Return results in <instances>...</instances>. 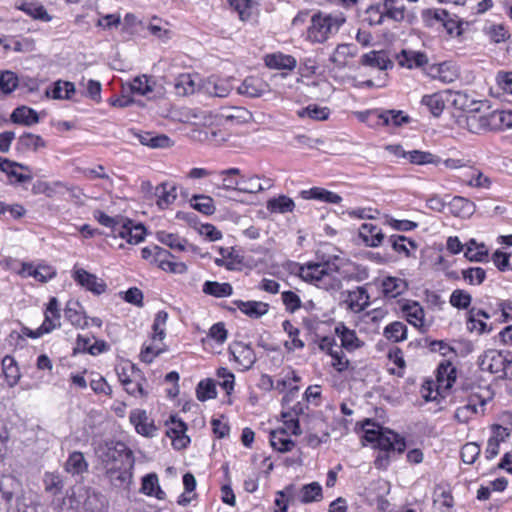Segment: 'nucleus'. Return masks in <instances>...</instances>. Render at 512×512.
I'll use <instances>...</instances> for the list:
<instances>
[{
    "label": "nucleus",
    "mask_w": 512,
    "mask_h": 512,
    "mask_svg": "<svg viewBox=\"0 0 512 512\" xmlns=\"http://www.w3.org/2000/svg\"><path fill=\"white\" fill-rule=\"evenodd\" d=\"M99 451L100 458L106 464V474L111 484L119 488L128 487L135 463L132 451L122 442L107 443Z\"/></svg>",
    "instance_id": "obj_1"
},
{
    "label": "nucleus",
    "mask_w": 512,
    "mask_h": 512,
    "mask_svg": "<svg viewBox=\"0 0 512 512\" xmlns=\"http://www.w3.org/2000/svg\"><path fill=\"white\" fill-rule=\"evenodd\" d=\"M489 314L484 310L471 309L467 319V329L470 332H476L477 334L488 333L491 331V327L483 319H488Z\"/></svg>",
    "instance_id": "obj_26"
},
{
    "label": "nucleus",
    "mask_w": 512,
    "mask_h": 512,
    "mask_svg": "<svg viewBox=\"0 0 512 512\" xmlns=\"http://www.w3.org/2000/svg\"><path fill=\"white\" fill-rule=\"evenodd\" d=\"M219 254L220 257H216L214 260L215 264L219 267H225L228 270H236L242 263L239 257L234 255L229 249L220 248Z\"/></svg>",
    "instance_id": "obj_55"
},
{
    "label": "nucleus",
    "mask_w": 512,
    "mask_h": 512,
    "mask_svg": "<svg viewBox=\"0 0 512 512\" xmlns=\"http://www.w3.org/2000/svg\"><path fill=\"white\" fill-rule=\"evenodd\" d=\"M64 468L71 475H81L87 471L88 463L83 453L75 451L69 455Z\"/></svg>",
    "instance_id": "obj_43"
},
{
    "label": "nucleus",
    "mask_w": 512,
    "mask_h": 512,
    "mask_svg": "<svg viewBox=\"0 0 512 512\" xmlns=\"http://www.w3.org/2000/svg\"><path fill=\"white\" fill-rule=\"evenodd\" d=\"M300 117H308L316 121H325L329 118L330 110L327 107L308 105L298 112Z\"/></svg>",
    "instance_id": "obj_63"
},
{
    "label": "nucleus",
    "mask_w": 512,
    "mask_h": 512,
    "mask_svg": "<svg viewBox=\"0 0 512 512\" xmlns=\"http://www.w3.org/2000/svg\"><path fill=\"white\" fill-rule=\"evenodd\" d=\"M155 194L158 198L157 205L161 209H165L177 198L176 186L170 183H162L156 187Z\"/></svg>",
    "instance_id": "obj_37"
},
{
    "label": "nucleus",
    "mask_w": 512,
    "mask_h": 512,
    "mask_svg": "<svg viewBox=\"0 0 512 512\" xmlns=\"http://www.w3.org/2000/svg\"><path fill=\"white\" fill-rule=\"evenodd\" d=\"M229 351L234 361L242 367L243 370L250 369L256 361V355L253 349L242 342H234L230 345Z\"/></svg>",
    "instance_id": "obj_14"
},
{
    "label": "nucleus",
    "mask_w": 512,
    "mask_h": 512,
    "mask_svg": "<svg viewBox=\"0 0 512 512\" xmlns=\"http://www.w3.org/2000/svg\"><path fill=\"white\" fill-rule=\"evenodd\" d=\"M156 238L159 242L174 250L184 251L187 246L186 239L181 238L180 236L173 233L158 231L156 233Z\"/></svg>",
    "instance_id": "obj_54"
},
{
    "label": "nucleus",
    "mask_w": 512,
    "mask_h": 512,
    "mask_svg": "<svg viewBox=\"0 0 512 512\" xmlns=\"http://www.w3.org/2000/svg\"><path fill=\"white\" fill-rule=\"evenodd\" d=\"M510 361L500 351L488 350L479 357L478 364L482 371L497 374L499 378L506 377V369L510 365Z\"/></svg>",
    "instance_id": "obj_9"
},
{
    "label": "nucleus",
    "mask_w": 512,
    "mask_h": 512,
    "mask_svg": "<svg viewBox=\"0 0 512 512\" xmlns=\"http://www.w3.org/2000/svg\"><path fill=\"white\" fill-rule=\"evenodd\" d=\"M456 368L449 361H443L437 368V390H448L456 381ZM422 396L426 401L436 400L438 391L433 395L431 383L428 386L423 385L421 390Z\"/></svg>",
    "instance_id": "obj_8"
},
{
    "label": "nucleus",
    "mask_w": 512,
    "mask_h": 512,
    "mask_svg": "<svg viewBox=\"0 0 512 512\" xmlns=\"http://www.w3.org/2000/svg\"><path fill=\"white\" fill-rule=\"evenodd\" d=\"M407 159L412 164L416 165H426V164H438L440 163V158L430 152L413 150L407 152Z\"/></svg>",
    "instance_id": "obj_59"
},
{
    "label": "nucleus",
    "mask_w": 512,
    "mask_h": 512,
    "mask_svg": "<svg viewBox=\"0 0 512 512\" xmlns=\"http://www.w3.org/2000/svg\"><path fill=\"white\" fill-rule=\"evenodd\" d=\"M2 369L8 386H15L20 379V371L15 359L9 355H6L2 359Z\"/></svg>",
    "instance_id": "obj_49"
},
{
    "label": "nucleus",
    "mask_w": 512,
    "mask_h": 512,
    "mask_svg": "<svg viewBox=\"0 0 512 512\" xmlns=\"http://www.w3.org/2000/svg\"><path fill=\"white\" fill-rule=\"evenodd\" d=\"M234 304L242 313L251 318H259L265 315L269 310V305L261 301L236 300Z\"/></svg>",
    "instance_id": "obj_32"
},
{
    "label": "nucleus",
    "mask_w": 512,
    "mask_h": 512,
    "mask_svg": "<svg viewBox=\"0 0 512 512\" xmlns=\"http://www.w3.org/2000/svg\"><path fill=\"white\" fill-rule=\"evenodd\" d=\"M467 127L472 133H481L486 130H494L492 125V112L480 114L477 111L472 112L466 118Z\"/></svg>",
    "instance_id": "obj_24"
},
{
    "label": "nucleus",
    "mask_w": 512,
    "mask_h": 512,
    "mask_svg": "<svg viewBox=\"0 0 512 512\" xmlns=\"http://www.w3.org/2000/svg\"><path fill=\"white\" fill-rule=\"evenodd\" d=\"M191 206L205 215L213 214L216 209L213 199L206 195H194L191 198Z\"/></svg>",
    "instance_id": "obj_61"
},
{
    "label": "nucleus",
    "mask_w": 512,
    "mask_h": 512,
    "mask_svg": "<svg viewBox=\"0 0 512 512\" xmlns=\"http://www.w3.org/2000/svg\"><path fill=\"white\" fill-rule=\"evenodd\" d=\"M21 491L20 481L13 475H3L0 478V512H10L9 504L13 497Z\"/></svg>",
    "instance_id": "obj_10"
},
{
    "label": "nucleus",
    "mask_w": 512,
    "mask_h": 512,
    "mask_svg": "<svg viewBox=\"0 0 512 512\" xmlns=\"http://www.w3.org/2000/svg\"><path fill=\"white\" fill-rule=\"evenodd\" d=\"M11 121L16 124L31 126L39 122V116L34 109L21 106L12 112Z\"/></svg>",
    "instance_id": "obj_36"
},
{
    "label": "nucleus",
    "mask_w": 512,
    "mask_h": 512,
    "mask_svg": "<svg viewBox=\"0 0 512 512\" xmlns=\"http://www.w3.org/2000/svg\"><path fill=\"white\" fill-rule=\"evenodd\" d=\"M485 32L493 43L505 42L510 38V33L503 24H491Z\"/></svg>",
    "instance_id": "obj_64"
},
{
    "label": "nucleus",
    "mask_w": 512,
    "mask_h": 512,
    "mask_svg": "<svg viewBox=\"0 0 512 512\" xmlns=\"http://www.w3.org/2000/svg\"><path fill=\"white\" fill-rule=\"evenodd\" d=\"M75 93V85L69 81H57L54 85L46 89V96L53 99H71Z\"/></svg>",
    "instance_id": "obj_38"
},
{
    "label": "nucleus",
    "mask_w": 512,
    "mask_h": 512,
    "mask_svg": "<svg viewBox=\"0 0 512 512\" xmlns=\"http://www.w3.org/2000/svg\"><path fill=\"white\" fill-rule=\"evenodd\" d=\"M168 320V313L166 311H159L154 318L152 326V344L146 346L140 354V358L145 363H151L155 357L165 351L162 341L165 338L166 323Z\"/></svg>",
    "instance_id": "obj_6"
},
{
    "label": "nucleus",
    "mask_w": 512,
    "mask_h": 512,
    "mask_svg": "<svg viewBox=\"0 0 512 512\" xmlns=\"http://www.w3.org/2000/svg\"><path fill=\"white\" fill-rule=\"evenodd\" d=\"M364 439L372 443L378 450H389L401 454L406 448L403 437L391 430L377 426L369 420L364 427Z\"/></svg>",
    "instance_id": "obj_4"
},
{
    "label": "nucleus",
    "mask_w": 512,
    "mask_h": 512,
    "mask_svg": "<svg viewBox=\"0 0 512 512\" xmlns=\"http://www.w3.org/2000/svg\"><path fill=\"white\" fill-rule=\"evenodd\" d=\"M399 65L409 69L420 68L428 63L425 53L414 50H402L397 57Z\"/></svg>",
    "instance_id": "obj_28"
},
{
    "label": "nucleus",
    "mask_w": 512,
    "mask_h": 512,
    "mask_svg": "<svg viewBox=\"0 0 512 512\" xmlns=\"http://www.w3.org/2000/svg\"><path fill=\"white\" fill-rule=\"evenodd\" d=\"M270 443L279 452H289L295 445L284 429L272 431L270 433Z\"/></svg>",
    "instance_id": "obj_45"
},
{
    "label": "nucleus",
    "mask_w": 512,
    "mask_h": 512,
    "mask_svg": "<svg viewBox=\"0 0 512 512\" xmlns=\"http://www.w3.org/2000/svg\"><path fill=\"white\" fill-rule=\"evenodd\" d=\"M382 2L371 4L365 11V21L371 26L382 25L385 22Z\"/></svg>",
    "instance_id": "obj_62"
},
{
    "label": "nucleus",
    "mask_w": 512,
    "mask_h": 512,
    "mask_svg": "<svg viewBox=\"0 0 512 512\" xmlns=\"http://www.w3.org/2000/svg\"><path fill=\"white\" fill-rule=\"evenodd\" d=\"M384 336L393 342H400L407 338V326L399 321L387 325L384 329Z\"/></svg>",
    "instance_id": "obj_58"
},
{
    "label": "nucleus",
    "mask_w": 512,
    "mask_h": 512,
    "mask_svg": "<svg viewBox=\"0 0 512 512\" xmlns=\"http://www.w3.org/2000/svg\"><path fill=\"white\" fill-rule=\"evenodd\" d=\"M402 311L410 324L417 328L424 326V310L418 302H407L402 306Z\"/></svg>",
    "instance_id": "obj_35"
},
{
    "label": "nucleus",
    "mask_w": 512,
    "mask_h": 512,
    "mask_svg": "<svg viewBox=\"0 0 512 512\" xmlns=\"http://www.w3.org/2000/svg\"><path fill=\"white\" fill-rule=\"evenodd\" d=\"M203 292L217 298L228 297L233 293V288L229 283H219L216 281H206L203 284Z\"/></svg>",
    "instance_id": "obj_51"
},
{
    "label": "nucleus",
    "mask_w": 512,
    "mask_h": 512,
    "mask_svg": "<svg viewBox=\"0 0 512 512\" xmlns=\"http://www.w3.org/2000/svg\"><path fill=\"white\" fill-rule=\"evenodd\" d=\"M17 8L35 20H40L43 22H50L52 20V16H50L42 4L34 3V2H24L17 6Z\"/></svg>",
    "instance_id": "obj_46"
},
{
    "label": "nucleus",
    "mask_w": 512,
    "mask_h": 512,
    "mask_svg": "<svg viewBox=\"0 0 512 512\" xmlns=\"http://www.w3.org/2000/svg\"><path fill=\"white\" fill-rule=\"evenodd\" d=\"M145 228L143 225H133L129 219H122L120 225L115 229L114 238L125 239L129 244H138L144 240Z\"/></svg>",
    "instance_id": "obj_11"
},
{
    "label": "nucleus",
    "mask_w": 512,
    "mask_h": 512,
    "mask_svg": "<svg viewBox=\"0 0 512 512\" xmlns=\"http://www.w3.org/2000/svg\"><path fill=\"white\" fill-rule=\"evenodd\" d=\"M359 236L370 247H378L384 241L382 230L372 223L362 224L359 228Z\"/></svg>",
    "instance_id": "obj_29"
},
{
    "label": "nucleus",
    "mask_w": 512,
    "mask_h": 512,
    "mask_svg": "<svg viewBox=\"0 0 512 512\" xmlns=\"http://www.w3.org/2000/svg\"><path fill=\"white\" fill-rule=\"evenodd\" d=\"M361 63L365 66L375 67L380 70L391 68L393 63L383 51H370L362 56Z\"/></svg>",
    "instance_id": "obj_39"
},
{
    "label": "nucleus",
    "mask_w": 512,
    "mask_h": 512,
    "mask_svg": "<svg viewBox=\"0 0 512 512\" xmlns=\"http://www.w3.org/2000/svg\"><path fill=\"white\" fill-rule=\"evenodd\" d=\"M382 5L385 20L388 19L393 22L401 23L409 19L406 7L400 2V0H383Z\"/></svg>",
    "instance_id": "obj_21"
},
{
    "label": "nucleus",
    "mask_w": 512,
    "mask_h": 512,
    "mask_svg": "<svg viewBox=\"0 0 512 512\" xmlns=\"http://www.w3.org/2000/svg\"><path fill=\"white\" fill-rule=\"evenodd\" d=\"M407 289V282L398 277L387 276L381 281V291L385 298H396L403 294Z\"/></svg>",
    "instance_id": "obj_22"
},
{
    "label": "nucleus",
    "mask_w": 512,
    "mask_h": 512,
    "mask_svg": "<svg viewBox=\"0 0 512 512\" xmlns=\"http://www.w3.org/2000/svg\"><path fill=\"white\" fill-rule=\"evenodd\" d=\"M141 492L149 496H155L158 499H164L165 497V493L159 487L158 477L154 473L143 477Z\"/></svg>",
    "instance_id": "obj_52"
},
{
    "label": "nucleus",
    "mask_w": 512,
    "mask_h": 512,
    "mask_svg": "<svg viewBox=\"0 0 512 512\" xmlns=\"http://www.w3.org/2000/svg\"><path fill=\"white\" fill-rule=\"evenodd\" d=\"M78 498L82 500L83 509L87 512H101L105 507V497L93 488L79 489Z\"/></svg>",
    "instance_id": "obj_13"
},
{
    "label": "nucleus",
    "mask_w": 512,
    "mask_h": 512,
    "mask_svg": "<svg viewBox=\"0 0 512 512\" xmlns=\"http://www.w3.org/2000/svg\"><path fill=\"white\" fill-rule=\"evenodd\" d=\"M463 391L468 393L467 403L474 404L475 408H480L483 412V407L492 399V392L488 387H483L475 384H465L462 386Z\"/></svg>",
    "instance_id": "obj_15"
},
{
    "label": "nucleus",
    "mask_w": 512,
    "mask_h": 512,
    "mask_svg": "<svg viewBox=\"0 0 512 512\" xmlns=\"http://www.w3.org/2000/svg\"><path fill=\"white\" fill-rule=\"evenodd\" d=\"M59 326V303L55 297H52L45 310V319L41 326L36 330H32L28 327H22L21 332L12 331L9 334V342L13 344L15 348H23L25 344V337L36 339L43 336L44 334L50 333Z\"/></svg>",
    "instance_id": "obj_3"
},
{
    "label": "nucleus",
    "mask_w": 512,
    "mask_h": 512,
    "mask_svg": "<svg viewBox=\"0 0 512 512\" xmlns=\"http://www.w3.org/2000/svg\"><path fill=\"white\" fill-rule=\"evenodd\" d=\"M129 370L130 379L123 385L126 392L132 396H145L147 394L143 387L145 379L143 378L141 371L135 368L134 365H129Z\"/></svg>",
    "instance_id": "obj_30"
},
{
    "label": "nucleus",
    "mask_w": 512,
    "mask_h": 512,
    "mask_svg": "<svg viewBox=\"0 0 512 512\" xmlns=\"http://www.w3.org/2000/svg\"><path fill=\"white\" fill-rule=\"evenodd\" d=\"M448 208L451 214L457 217H469L475 211V205L468 199L455 196L448 204Z\"/></svg>",
    "instance_id": "obj_34"
},
{
    "label": "nucleus",
    "mask_w": 512,
    "mask_h": 512,
    "mask_svg": "<svg viewBox=\"0 0 512 512\" xmlns=\"http://www.w3.org/2000/svg\"><path fill=\"white\" fill-rule=\"evenodd\" d=\"M422 18L427 26L440 23L452 37L462 34V20L445 9H426L422 12Z\"/></svg>",
    "instance_id": "obj_7"
},
{
    "label": "nucleus",
    "mask_w": 512,
    "mask_h": 512,
    "mask_svg": "<svg viewBox=\"0 0 512 512\" xmlns=\"http://www.w3.org/2000/svg\"><path fill=\"white\" fill-rule=\"evenodd\" d=\"M335 333L340 338L341 347L348 352L355 351L363 346V342L357 337L354 330L349 329L343 323H340L335 328Z\"/></svg>",
    "instance_id": "obj_23"
},
{
    "label": "nucleus",
    "mask_w": 512,
    "mask_h": 512,
    "mask_svg": "<svg viewBox=\"0 0 512 512\" xmlns=\"http://www.w3.org/2000/svg\"><path fill=\"white\" fill-rule=\"evenodd\" d=\"M265 63L270 68L288 70H293L297 65V61L293 56L282 53L267 55Z\"/></svg>",
    "instance_id": "obj_42"
},
{
    "label": "nucleus",
    "mask_w": 512,
    "mask_h": 512,
    "mask_svg": "<svg viewBox=\"0 0 512 512\" xmlns=\"http://www.w3.org/2000/svg\"><path fill=\"white\" fill-rule=\"evenodd\" d=\"M296 498L301 503H311L322 499V487L318 482L303 485L297 492Z\"/></svg>",
    "instance_id": "obj_44"
},
{
    "label": "nucleus",
    "mask_w": 512,
    "mask_h": 512,
    "mask_svg": "<svg viewBox=\"0 0 512 512\" xmlns=\"http://www.w3.org/2000/svg\"><path fill=\"white\" fill-rule=\"evenodd\" d=\"M492 125L494 130H507L512 128V110L492 111Z\"/></svg>",
    "instance_id": "obj_60"
},
{
    "label": "nucleus",
    "mask_w": 512,
    "mask_h": 512,
    "mask_svg": "<svg viewBox=\"0 0 512 512\" xmlns=\"http://www.w3.org/2000/svg\"><path fill=\"white\" fill-rule=\"evenodd\" d=\"M464 256L472 262H483L488 257V248L484 243H478L475 239H470L465 244Z\"/></svg>",
    "instance_id": "obj_40"
},
{
    "label": "nucleus",
    "mask_w": 512,
    "mask_h": 512,
    "mask_svg": "<svg viewBox=\"0 0 512 512\" xmlns=\"http://www.w3.org/2000/svg\"><path fill=\"white\" fill-rule=\"evenodd\" d=\"M357 47L352 44H340L336 47L332 55L330 56V61L337 68H344L348 60L356 55Z\"/></svg>",
    "instance_id": "obj_33"
},
{
    "label": "nucleus",
    "mask_w": 512,
    "mask_h": 512,
    "mask_svg": "<svg viewBox=\"0 0 512 512\" xmlns=\"http://www.w3.org/2000/svg\"><path fill=\"white\" fill-rule=\"evenodd\" d=\"M240 169L238 168H228L222 170L220 175L222 176V184L220 186L221 189L225 191H233L237 192L239 187V178H234L235 176L240 177Z\"/></svg>",
    "instance_id": "obj_56"
},
{
    "label": "nucleus",
    "mask_w": 512,
    "mask_h": 512,
    "mask_svg": "<svg viewBox=\"0 0 512 512\" xmlns=\"http://www.w3.org/2000/svg\"><path fill=\"white\" fill-rule=\"evenodd\" d=\"M294 208V201L286 195H280L267 201V209L271 213H289L292 212Z\"/></svg>",
    "instance_id": "obj_47"
},
{
    "label": "nucleus",
    "mask_w": 512,
    "mask_h": 512,
    "mask_svg": "<svg viewBox=\"0 0 512 512\" xmlns=\"http://www.w3.org/2000/svg\"><path fill=\"white\" fill-rule=\"evenodd\" d=\"M64 316L75 327L83 328L87 325L86 318L80 311V305L76 301L67 302Z\"/></svg>",
    "instance_id": "obj_48"
},
{
    "label": "nucleus",
    "mask_w": 512,
    "mask_h": 512,
    "mask_svg": "<svg viewBox=\"0 0 512 512\" xmlns=\"http://www.w3.org/2000/svg\"><path fill=\"white\" fill-rule=\"evenodd\" d=\"M428 73L432 78L438 79L445 84L454 82L459 76L457 67L451 62L432 65Z\"/></svg>",
    "instance_id": "obj_19"
},
{
    "label": "nucleus",
    "mask_w": 512,
    "mask_h": 512,
    "mask_svg": "<svg viewBox=\"0 0 512 512\" xmlns=\"http://www.w3.org/2000/svg\"><path fill=\"white\" fill-rule=\"evenodd\" d=\"M337 272L338 267L330 262H309L298 268V276L303 281L328 292L338 291L342 287V281L337 276Z\"/></svg>",
    "instance_id": "obj_2"
},
{
    "label": "nucleus",
    "mask_w": 512,
    "mask_h": 512,
    "mask_svg": "<svg viewBox=\"0 0 512 512\" xmlns=\"http://www.w3.org/2000/svg\"><path fill=\"white\" fill-rule=\"evenodd\" d=\"M196 83L191 74H180L174 81L175 93L179 96H186L194 93Z\"/></svg>",
    "instance_id": "obj_50"
},
{
    "label": "nucleus",
    "mask_w": 512,
    "mask_h": 512,
    "mask_svg": "<svg viewBox=\"0 0 512 512\" xmlns=\"http://www.w3.org/2000/svg\"><path fill=\"white\" fill-rule=\"evenodd\" d=\"M129 133L137 138L142 145L150 148H168L173 145V141L165 134L154 135L151 132L135 129H130Z\"/></svg>",
    "instance_id": "obj_17"
},
{
    "label": "nucleus",
    "mask_w": 512,
    "mask_h": 512,
    "mask_svg": "<svg viewBox=\"0 0 512 512\" xmlns=\"http://www.w3.org/2000/svg\"><path fill=\"white\" fill-rule=\"evenodd\" d=\"M238 93L248 97H261L269 92L268 84L259 77H248L237 88Z\"/></svg>",
    "instance_id": "obj_18"
},
{
    "label": "nucleus",
    "mask_w": 512,
    "mask_h": 512,
    "mask_svg": "<svg viewBox=\"0 0 512 512\" xmlns=\"http://www.w3.org/2000/svg\"><path fill=\"white\" fill-rule=\"evenodd\" d=\"M66 187L61 181H55L53 183L45 181H36L32 186V193L35 195L44 194L49 198L54 197L58 193L59 188Z\"/></svg>",
    "instance_id": "obj_57"
},
{
    "label": "nucleus",
    "mask_w": 512,
    "mask_h": 512,
    "mask_svg": "<svg viewBox=\"0 0 512 512\" xmlns=\"http://www.w3.org/2000/svg\"><path fill=\"white\" fill-rule=\"evenodd\" d=\"M129 419L137 433L145 437H153L155 435L156 427L154 421L149 418L145 410H133L130 413Z\"/></svg>",
    "instance_id": "obj_16"
},
{
    "label": "nucleus",
    "mask_w": 512,
    "mask_h": 512,
    "mask_svg": "<svg viewBox=\"0 0 512 512\" xmlns=\"http://www.w3.org/2000/svg\"><path fill=\"white\" fill-rule=\"evenodd\" d=\"M301 196L304 199H316L323 202L334 204H337L342 200L340 195L319 187H314L309 190H303L301 192Z\"/></svg>",
    "instance_id": "obj_41"
},
{
    "label": "nucleus",
    "mask_w": 512,
    "mask_h": 512,
    "mask_svg": "<svg viewBox=\"0 0 512 512\" xmlns=\"http://www.w3.org/2000/svg\"><path fill=\"white\" fill-rule=\"evenodd\" d=\"M73 279L85 289L95 293L102 294L106 289V284L100 280L95 274L89 273L83 268H74Z\"/></svg>",
    "instance_id": "obj_12"
},
{
    "label": "nucleus",
    "mask_w": 512,
    "mask_h": 512,
    "mask_svg": "<svg viewBox=\"0 0 512 512\" xmlns=\"http://www.w3.org/2000/svg\"><path fill=\"white\" fill-rule=\"evenodd\" d=\"M20 147L27 151L37 152L46 147V141L40 136L32 133H24L18 139Z\"/></svg>",
    "instance_id": "obj_53"
},
{
    "label": "nucleus",
    "mask_w": 512,
    "mask_h": 512,
    "mask_svg": "<svg viewBox=\"0 0 512 512\" xmlns=\"http://www.w3.org/2000/svg\"><path fill=\"white\" fill-rule=\"evenodd\" d=\"M270 187V180L266 181L265 186L261 183L260 177L258 175L245 176L240 174L237 193L256 194Z\"/></svg>",
    "instance_id": "obj_27"
},
{
    "label": "nucleus",
    "mask_w": 512,
    "mask_h": 512,
    "mask_svg": "<svg viewBox=\"0 0 512 512\" xmlns=\"http://www.w3.org/2000/svg\"><path fill=\"white\" fill-rule=\"evenodd\" d=\"M344 22L345 18L341 15L319 11L311 17L307 37L313 43H324L329 37L339 31Z\"/></svg>",
    "instance_id": "obj_5"
},
{
    "label": "nucleus",
    "mask_w": 512,
    "mask_h": 512,
    "mask_svg": "<svg viewBox=\"0 0 512 512\" xmlns=\"http://www.w3.org/2000/svg\"><path fill=\"white\" fill-rule=\"evenodd\" d=\"M186 430L187 426L183 421L176 419L175 417H171V426L167 431V435L172 439V445L174 448H185L190 442L189 437L185 435Z\"/></svg>",
    "instance_id": "obj_20"
},
{
    "label": "nucleus",
    "mask_w": 512,
    "mask_h": 512,
    "mask_svg": "<svg viewBox=\"0 0 512 512\" xmlns=\"http://www.w3.org/2000/svg\"><path fill=\"white\" fill-rule=\"evenodd\" d=\"M346 304L348 309L354 313L363 311L370 304V297L367 290L363 287H357L355 290L349 291Z\"/></svg>",
    "instance_id": "obj_25"
},
{
    "label": "nucleus",
    "mask_w": 512,
    "mask_h": 512,
    "mask_svg": "<svg viewBox=\"0 0 512 512\" xmlns=\"http://www.w3.org/2000/svg\"><path fill=\"white\" fill-rule=\"evenodd\" d=\"M0 169L7 175L15 177L16 182L25 183L32 179L31 174L19 173L18 169L29 171V167L23 164L0 157Z\"/></svg>",
    "instance_id": "obj_31"
}]
</instances>
